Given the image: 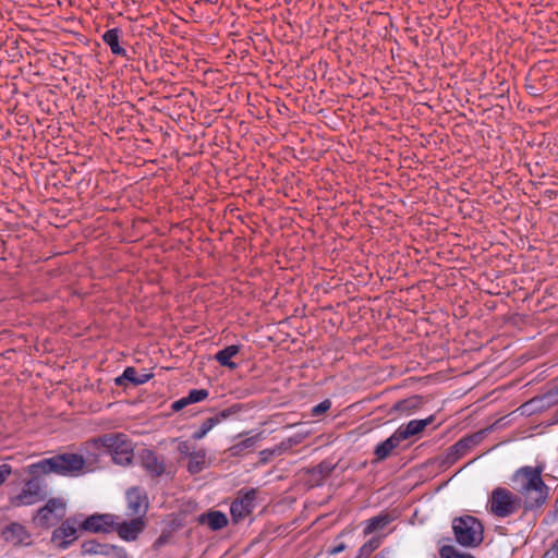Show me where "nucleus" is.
<instances>
[{"label":"nucleus","mask_w":558,"mask_h":558,"mask_svg":"<svg viewBox=\"0 0 558 558\" xmlns=\"http://www.w3.org/2000/svg\"><path fill=\"white\" fill-rule=\"evenodd\" d=\"M544 469L543 464L526 465L518 469L511 476L512 487L523 500L524 512L541 509L548 499L549 487L542 477Z\"/></svg>","instance_id":"nucleus-1"},{"label":"nucleus","mask_w":558,"mask_h":558,"mask_svg":"<svg viewBox=\"0 0 558 558\" xmlns=\"http://www.w3.org/2000/svg\"><path fill=\"white\" fill-rule=\"evenodd\" d=\"M85 466V459L77 453H62L26 468V473L41 472L43 474L54 473L62 476H77Z\"/></svg>","instance_id":"nucleus-2"},{"label":"nucleus","mask_w":558,"mask_h":558,"mask_svg":"<svg viewBox=\"0 0 558 558\" xmlns=\"http://www.w3.org/2000/svg\"><path fill=\"white\" fill-rule=\"evenodd\" d=\"M487 507L493 515L508 518L523 508V500L508 488L496 487L489 495Z\"/></svg>","instance_id":"nucleus-3"},{"label":"nucleus","mask_w":558,"mask_h":558,"mask_svg":"<svg viewBox=\"0 0 558 558\" xmlns=\"http://www.w3.org/2000/svg\"><path fill=\"white\" fill-rule=\"evenodd\" d=\"M452 530L457 542L464 547H475L483 542V524L473 515L454 518Z\"/></svg>","instance_id":"nucleus-4"},{"label":"nucleus","mask_w":558,"mask_h":558,"mask_svg":"<svg viewBox=\"0 0 558 558\" xmlns=\"http://www.w3.org/2000/svg\"><path fill=\"white\" fill-rule=\"evenodd\" d=\"M99 442L109 452L114 463L123 466L131 464L134 446L128 435L123 433L105 434L99 438Z\"/></svg>","instance_id":"nucleus-5"},{"label":"nucleus","mask_w":558,"mask_h":558,"mask_svg":"<svg viewBox=\"0 0 558 558\" xmlns=\"http://www.w3.org/2000/svg\"><path fill=\"white\" fill-rule=\"evenodd\" d=\"M31 478L27 480L22 490L10 497V504L13 507L31 506L44 500L47 496L46 484L40 477L41 472L27 473Z\"/></svg>","instance_id":"nucleus-6"},{"label":"nucleus","mask_w":558,"mask_h":558,"mask_svg":"<svg viewBox=\"0 0 558 558\" xmlns=\"http://www.w3.org/2000/svg\"><path fill=\"white\" fill-rule=\"evenodd\" d=\"M65 514V504L61 498H51L37 511L36 520L43 525H51Z\"/></svg>","instance_id":"nucleus-7"},{"label":"nucleus","mask_w":558,"mask_h":558,"mask_svg":"<svg viewBox=\"0 0 558 558\" xmlns=\"http://www.w3.org/2000/svg\"><path fill=\"white\" fill-rule=\"evenodd\" d=\"M256 490L251 489L241 495L231 504L230 512L233 522L239 523L245 519L254 508Z\"/></svg>","instance_id":"nucleus-8"},{"label":"nucleus","mask_w":558,"mask_h":558,"mask_svg":"<svg viewBox=\"0 0 558 558\" xmlns=\"http://www.w3.org/2000/svg\"><path fill=\"white\" fill-rule=\"evenodd\" d=\"M117 517L113 514H93L84 520L81 527L93 533H109L116 527Z\"/></svg>","instance_id":"nucleus-9"},{"label":"nucleus","mask_w":558,"mask_h":558,"mask_svg":"<svg viewBox=\"0 0 558 558\" xmlns=\"http://www.w3.org/2000/svg\"><path fill=\"white\" fill-rule=\"evenodd\" d=\"M128 511L130 515H145L148 501L146 494L138 487H131L126 492Z\"/></svg>","instance_id":"nucleus-10"},{"label":"nucleus","mask_w":558,"mask_h":558,"mask_svg":"<svg viewBox=\"0 0 558 558\" xmlns=\"http://www.w3.org/2000/svg\"><path fill=\"white\" fill-rule=\"evenodd\" d=\"M240 410L239 405H232L230 408H227L215 415L206 418L202 426L193 434V438L195 440H199L206 436V434L213 429L217 424L221 423L222 421L229 418L230 416L236 414Z\"/></svg>","instance_id":"nucleus-11"},{"label":"nucleus","mask_w":558,"mask_h":558,"mask_svg":"<svg viewBox=\"0 0 558 558\" xmlns=\"http://www.w3.org/2000/svg\"><path fill=\"white\" fill-rule=\"evenodd\" d=\"M145 522L142 515L133 518L130 521H123L121 523L116 521V530L119 536L124 541H135L138 534L144 530Z\"/></svg>","instance_id":"nucleus-12"},{"label":"nucleus","mask_w":558,"mask_h":558,"mask_svg":"<svg viewBox=\"0 0 558 558\" xmlns=\"http://www.w3.org/2000/svg\"><path fill=\"white\" fill-rule=\"evenodd\" d=\"M141 460L143 468L151 476H160L166 471L163 459L158 457L154 451L145 449L141 453Z\"/></svg>","instance_id":"nucleus-13"},{"label":"nucleus","mask_w":558,"mask_h":558,"mask_svg":"<svg viewBox=\"0 0 558 558\" xmlns=\"http://www.w3.org/2000/svg\"><path fill=\"white\" fill-rule=\"evenodd\" d=\"M151 377V373L143 372L138 374L135 367L129 366L123 371L121 376L114 379V381L118 386H124L126 383H130L133 386H138L147 383Z\"/></svg>","instance_id":"nucleus-14"},{"label":"nucleus","mask_w":558,"mask_h":558,"mask_svg":"<svg viewBox=\"0 0 558 558\" xmlns=\"http://www.w3.org/2000/svg\"><path fill=\"white\" fill-rule=\"evenodd\" d=\"M433 421V415L424 420H412L407 425L400 426L396 432L399 436V439L403 441L423 432L425 427L429 425Z\"/></svg>","instance_id":"nucleus-15"},{"label":"nucleus","mask_w":558,"mask_h":558,"mask_svg":"<svg viewBox=\"0 0 558 558\" xmlns=\"http://www.w3.org/2000/svg\"><path fill=\"white\" fill-rule=\"evenodd\" d=\"M77 529L75 526V522H71V520L64 521L52 534L53 541H61L62 545L65 547L74 539H76Z\"/></svg>","instance_id":"nucleus-16"},{"label":"nucleus","mask_w":558,"mask_h":558,"mask_svg":"<svg viewBox=\"0 0 558 558\" xmlns=\"http://www.w3.org/2000/svg\"><path fill=\"white\" fill-rule=\"evenodd\" d=\"M198 522L201 524H207L213 531H217L227 525L228 519L221 511L213 510L201 514Z\"/></svg>","instance_id":"nucleus-17"},{"label":"nucleus","mask_w":558,"mask_h":558,"mask_svg":"<svg viewBox=\"0 0 558 558\" xmlns=\"http://www.w3.org/2000/svg\"><path fill=\"white\" fill-rule=\"evenodd\" d=\"M402 440L399 439L397 432H395L389 438L378 444L375 448V456L377 461H383L388 458L391 451L397 448Z\"/></svg>","instance_id":"nucleus-18"},{"label":"nucleus","mask_w":558,"mask_h":558,"mask_svg":"<svg viewBox=\"0 0 558 558\" xmlns=\"http://www.w3.org/2000/svg\"><path fill=\"white\" fill-rule=\"evenodd\" d=\"M2 534L5 541L15 545L22 544L28 538L25 527L19 523H11L3 530Z\"/></svg>","instance_id":"nucleus-19"},{"label":"nucleus","mask_w":558,"mask_h":558,"mask_svg":"<svg viewBox=\"0 0 558 558\" xmlns=\"http://www.w3.org/2000/svg\"><path fill=\"white\" fill-rule=\"evenodd\" d=\"M240 345L232 344L220 351H218L215 355V360L221 365L226 366L230 369H235L236 364L231 361L233 356H235L240 352Z\"/></svg>","instance_id":"nucleus-20"},{"label":"nucleus","mask_w":558,"mask_h":558,"mask_svg":"<svg viewBox=\"0 0 558 558\" xmlns=\"http://www.w3.org/2000/svg\"><path fill=\"white\" fill-rule=\"evenodd\" d=\"M482 436L481 434H474L466 437L461 438L459 441H457L450 450L457 456L461 457L463 456L470 448L477 445L481 440Z\"/></svg>","instance_id":"nucleus-21"},{"label":"nucleus","mask_w":558,"mask_h":558,"mask_svg":"<svg viewBox=\"0 0 558 558\" xmlns=\"http://www.w3.org/2000/svg\"><path fill=\"white\" fill-rule=\"evenodd\" d=\"M102 40L106 45L110 47V50L113 54L117 56H126V51L124 48H122L119 44V29L118 28H111L107 31L102 35Z\"/></svg>","instance_id":"nucleus-22"},{"label":"nucleus","mask_w":558,"mask_h":558,"mask_svg":"<svg viewBox=\"0 0 558 558\" xmlns=\"http://www.w3.org/2000/svg\"><path fill=\"white\" fill-rule=\"evenodd\" d=\"M206 468V451L198 450L191 454L187 470L191 474H197Z\"/></svg>","instance_id":"nucleus-23"},{"label":"nucleus","mask_w":558,"mask_h":558,"mask_svg":"<svg viewBox=\"0 0 558 558\" xmlns=\"http://www.w3.org/2000/svg\"><path fill=\"white\" fill-rule=\"evenodd\" d=\"M391 519L388 514H379L374 517L367 521V524L364 529L365 534H372L374 532L383 530L390 523Z\"/></svg>","instance_id":"nucleus-24"},{"label":"nucleus","mask_w":558,"mask_h":558,"mask_svg":"<svg viewBox=\"0 0 558 558\" xmlns=\"http://www.w3.org/2000/svg\"><path fill=\"white\" fill-rule=\"evenodd\" d=\"M257 439H258V435L248 437V438L241 440L240 442L233 445L230 448L231 454L238 456V454H241L244 450L252 449L255 446Z\"/></svg>","instance_id":"nucleus-25"},{"label":"nucleus","mask_w":558,"mask_h":558,"mask_svg":"<svg viewBox=\"0 0 558 558\" xmlns=\"http://www.w3.org/2000/svg\"><path fill=\"white\" fill-rule=\"evenodd\" d=\"M420 404V399L417 397H413L410 399H405L399 401L395 404L393 409L401 412H407L413 409H416Z\"/></svg>","instance_id":"nucleus-26"},{"label":"nucleus","mask_w":558,"mask_h":558,"mask_svg":"<svg viewBox=\"0 0 558 558\" xmlns=\"http://www.w3.org/2000/svg\"><path fill=\"white\" fill-rule=\"evenodd\" d=\"M379 538L373 537L360 548L359 558H367L379 546Z\"/></svg>","instance_id":"nucleus-27"},{"label":"nucleus","mask_w":558,"mask_h":558,"mask_svg":"<svg viewBox=\"0 0 558 558\" xmlns=\"http://www.w3.org/2000/svg\"><path fill=\"white\" fill-rule=\"evenodd\" d=\"M84 553L87 554H104L107 555L109 553V548L106 545H100L94 542H88L83 545Z\"/></svg>","instance_id":"nucleus-28"},{"label":"nucleus","mask_w":558,"mask_h":558,"mask_svg":"<svg viewBox=\"0 0 558 558\" xmlns=\"http://www.w3.org/2000/svg\"><path fill=\"white\" fill-rule=\"evenodd\" d=\"M441 558H474L470 554H460L452 546H442L440 549Z\"/></svg>","instance_id":"nucleus-29"},{"label":"nucleus","mask_w":558,"mask_h":558,"mask_svg":"<svg viewBox=\"0 0 558 558\" xmlns=\"http://www.w3.org/2000/svg\"><path fill=\"white\" fill-rule=\"evenodd\" d=\"M190 403L199 402L208 397V390L206 389H193L186 396Z\"/></svg>","instance_id":"nucleus-30"},{"label":"nucleus","mask_w":558,"mask_h":558,"mask_svg":"<svg viewBox=\"0 0 558 558\" xmlns=\"http://www.w3.org/2000/svg\"><path fill=\"white\" fill-rule=\"evenodd\" d=\"M330 407H331V401L326 399L312 409V415L319 416V415L326 413L330 409Z\"/></svg>","instance_id":"nucleus-31"},{"label":"nucleus","mask_w":558,"mask_h":558,"mask_svg":"<svg viewBox=\"0 0 558 558\" xmlns=\"http://www.w3.org/2000/svg\"><path fill=\"white\" fill-rule=\"evenodd\" d=\"M336 465L329 461H323L316 466V471L323 476H328L333 470Z\"/></svg>","instance_id":"nucleus-32"},{"label":"nucleus","mask_w":558,"mask_h":558,"mask_svg":"<svg viewBox=\"0 0 558 558\" xmlns=\"http://www.w3.org/2000/svg\"><path fill=\"white\" fill-rule=\"evenodd\" d=\"M178 451L183 456H187L189 458L191 457L192 453L196 452L194 450V447L189 441L179 442Z\"/></svg>","instance_id":"nucleus-33"},{"label":"nucleus","mask_w":558,"mask_h":558,"mask_svg":"<svg viewBox=\"0 0 558 558\" xmlns=\"http://www.w3.org/2000/svg\"><path fill=\"white\" fill-rule=\"evenodd\" d=\"M190 403V401L187 400V397H184V398H181L177 401H174L171 405L172 410L178 412V411H181L182 409H184L185 407H187Z\"/></svg>","instance_id":"nucleus-34"},{"label":"nucleus","mask_w":558,"mask_h":558,"mask_svg":"<svg viewBox=\"0 0 558 558\" xmlns=\"http://www.w3.org/2000/svg\"><path fill=\"white\" fill-rule=\"evenodd\" d=\"M12 468L9 464L0 465V485L4 483L7 477L11 474Z\"/></svg>","instance_id":"nucleus-35"},{"label":"nucleus","mask_w":558,"mask_h":558,"mask_svg":"<svg viewBox=\"0 0 558 558\" xmlns=\"http://www.w3.org/2000/svg\"><path fill=\"white\" fill-rule=\"evenodd\" d=\"M544 558H558V538L554 542L551 547L546 550Z\"/></svg>","instance_id":"nucleus-36"},{"label":"nucleus","mask_w":558,"mask_h":558,"mask_svg":"<svg viewBox=\"0 0 558 558\" xmlns=\"http://www.w3.org/2000/svg\"><path fill=\"white\" fill-rule=\"evenodd\" d=\"M291 444H292V439H289V444L288 445L286 442H281V445L278 448L274 449L271 451V453H281L282 450L288 449L291 446Z\"/></svg>","instance_id":"nucleus-37"},{"label":"nucleus","mask_w":558,"mask_h":558,"mask_svg":"<svg viewBox=\"0 0 558 558\" xmlns=\"http://www.w3.org/2000/svg\"><path fill=\"white\" fill-rule=\"evenodd\" d=\"M167 543V536L165 535H161L159 536L155 543H154V547L155 548H160L162 545H165Z\"/></svg>","instance_id":"nucleus-38"},{"label":"nucleus","mask_w":558,"mask_h":558,"mask_svg":"<svg viewBox=\"0 0 558 558\" xmlns=\"http://www.w3.org/2000/svg\"><path fill=\"white\" fill-rule=\"evenodd\" d=\"M343 549H344V545L340 544L339 546L332 548L330 550V554L336 555V554H339L340 551H342Z\"/></svg>","instance_id":"nucleus-39"}]
</instances>
